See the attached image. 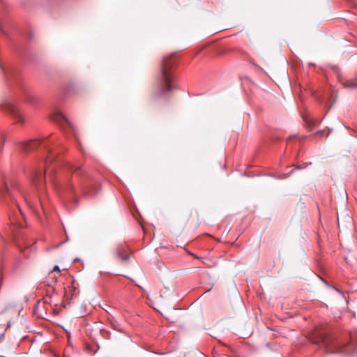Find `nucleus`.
I'll use <instances>...</instances> for the list:
<instances>
[{
	"label": "nucleus",
	"mask_w": 357,
	"mask_h": 357,
	"mask_svg": "<svg viewBox=\"0 0 357 357\" xmlns=\"http://www.w3.org/2000/svg\"><path fill=\"white\" fill-rule=\"evenodd\" d=\"M191 255H192L195 258L199 259V257L195 254L191 253Z\"/></svg>",
	"instance_id": "a211bd4d"
},
{
	"label": "nucleus",
	"mask_w": 357,
	"mask_h": 357,
	"mask_svg": "<svg viewBox=\"0 0 357 357\" xmlns=\"http://www.w3.org/2000/svg\"><path fill=\"white\" fill-rule=\"evenodd\" d=\"M100 335L102 337L105 339H108L109 337L110 332L105 329H100Z\"/></svg>",
	"instance_id": "9b49d317"
},
{
	"label": "nucleus",
	"mask_w": 357,
	"mask_h": 357,
	"mask_svg": "<svg viewBox=\"0 0 357 357\" xmlns=\"http://www.w3.org/2000/svg\"><path fill=\"white\" fill-rule=\"evenodd\" d=\"M8 110L9 112L18 120L19 122L23 121V116L20 110L15 105L9 104L8 106Z\"/></svg>",
	"instance_id": "39448f33"
},
{
	"label": "nucleus",
	"mask_w": 357,
	"mask_h": 357,
	"mask_svg": "<svg viewBox=\"0 0 357 357\" xmlns=\"http://www.w3.org/2000/svg\"><path fill=\"white\" fill-rule=\"evenodd\" d=\"M118 257L122 261H127L129 259L128 255H121L119 252H117Z\"/></svg>",
	"instance_id": "f8f14e48"
},
{
	"label": "nucleus",
	"mask_w": 357,
	"mask_h": 357,
	"mask_svg": "<svg viewBox=\"0 0 357 357\" xmlns=\"http://www.w3.org/2000/svg\"><path fill=\"white\" fill-rule=\"evenodd\" d=\"M344 86L346 88L354 89L357 87V79H347L344 82Z\"/></svg>",
	"instance_id": "9d476101"
},
{
	"label": "nucleus",
	"mask_w": 357,
	"mask_h": 357,
	"mask_svg": "<svg viewBox=\"0 0 357 357\" xmlns=\"http://www.w3.org/2000/svg\"><path fill=\"white\" fill-rule=\"evenodd\" d=\"M324 132V130H319V131L317 132L314 135H315V136H319V135H322Z\"/></svg>",
	"instance_id": "2eb2a0df"
},
{
	"label": "nucleus",
	"mask_w": 357,
	"mask_h": 357,
	"mask_svg": "<svg viewBox=\"0 0 357 357\" xmlns=\"http://www.w3.org/2000/svg\"><path fill=\"white\" fill-rule=\"evenodd\" d=\"M15 204H16V206L18 208V211H19V212H20V216H21L22 218H24V214L22 213V211H21V208H20V206H19V204H18L17 202H16V203H15Z\"/></svg>",
	"instance_id": "ddd939ff"
},
{
	"label": "nucleus",
	"mask_w": 357,
	"mask_h": 357,
	"mask_svg": "<svg viewBox=\"0 0 357 357\" xmlns=\"http://www.w3.org/2000/svg\"><path fill=\"white\" fill-rule=\"evenodd\" d=\"M10 223L13 226V229H19V228H22L23 227V223L22 222H20L18 219L17 220V218H15V217L14 215H10Z\"/></svg>",
	"instance_id": "0eeeda50"
},
{
	"label": "nucleus",
	"mask_w": 357,
	"mask_h": 357,
	"mask_svg": "<svg viewBox=\"0 0 357 357\" xmlns=\"http://www.w3.org/2000/svg\"><path fill=\"white\" fill-rule=\"evenodd\" d=\"M11 188H12L13 190H15L19 192L22 195H23L25 201L28 203L27 197L24 194V192L22 191L21 187H20V184L17 181H13L12 182Z\"/></svg>",
	"instance_id": "1a4fd4ad"
},
{
	"label": "nucleus",
	"mask_w": 357,
	"mask_h": 357,
	"mask_svg": "<svg viewBox=\"0 0 357 357\" xmlns=\"http://www.w3.org/2000/svg\"><path fill=\"white\" fill-rule=\"evenodd\" d=\"M52 271H58L59 273L60 272V268L58 266H54L53 269H52Z\"/></svg>",
	"instance_id": "4468645a"
},
{
	"label": "nucleus",
	"mask_w": 357,
	"mask_h": 357,
	"mask_svg": "<svg viewBox=\"0 0 357 357\" xmlns=\"http://www.w3.org/2000/svg\"><path fill=\"white\" fill-rule=\"evenodd\" d=\"M305 167H306V165L304 167H302L301 166L297 165V166H296V169H301L303 168H305Z\"/></svg>",
	"instance_id": "dca6fc26"
},
{
	"label": "nucleus",
	"mask_w": 357,
	"mask_h": 357,
	"mask_svg": "<svg viewBox=\"0 0 357 357\" xmlns=\"http://www.w3.org/2000/svg\"><path fill=\"white\" fill-rule=\"evenodd\" d=\"M8 194L11 199L15 200L13 193L8 189L7 184L6 183L4 179H2L0 181V197L2 195H5Z\"/></svg>",
	"instance_id": "423d86ee"
},
{
	"label": "nucleus",
	"mask_w": 357,
	"mask_h": 357,
	"mask_svg": "<svg viewBox=\"0 0 357 357\" xmlns=\"http://www.w3.org/2000/svg\"><path fill=\"white\" fill-rule=\"evenodd\" d=\"M52 146H55L54 141L47 137L20 144L21 151L24 153L41 146L46 153L42 165L33 166L30 170L31 183L40 193V202L43 211L45 205L41 194L45 184V174L51 179L54 188L60 193L76 199L78 195L76 184L83 196H90L96 192L93 188L88 186L89 176L82 167H75L70 162H61L57 159V155L54 153Z\"/></svg>",
	"instance_id": "f257e3e1"
},
{
	"label": "nucleus",
	"mask_w": 357,
	"mask_h": 357,
	"mask_svg": "<svg viewBox=\"0 0 357 357\" xmlns=\"http://www.w3.org/2000/svg\"><path fill=\"white\" fill-rule=\"evenodd\" d=\"M3 336H4V333H2V334L0 335V341L2 340Z\"/></svg>",
	"instance_id": "f3484780"
},
{
	"label": "nucleus",
	"mask_w": 357,
	"mask_h": 357,
	"mask_svg": "<svg viewBox=\"0 0 357 357\" xmlns=\"http://www.w3.org/2000/svg\"><path fill=\"white\" fill-rule=\"evenodd\" d=\"M51 120L61 126H64V125L68 126L73 130H74L73 126L68 121V119L66 117V116L61 111H56L52 116Z\"/></svg>",
	"instance_id": "20e7f679"
},
{
	"label": "nucleus",
	"mask_w": 357,
	"mask_h": 357,
	"mask_svg": "<svg viewBox=\"0 0 357 357\" xmlns=\"http://www.w3.org/2000/svg\"><path fill=\"white\" fill-rule=\"evenodd\" d=\"M176 64V61L174 54L163 58L158 79V87L160 95H165L175 88L176 77L173 70Z\"/></svg>",
	"instance_id": "7ed1b4c3"
},
{
	"label": "nucleus",
	"mask_w": 357,
	"mask_h": 357,
	"mask_svg": "<svg viewBox=\"0 0 357 357\" xmlns=\"http://www.w3.org/2000/svg\"><path fill=\"white\" fill-rule=\"evenodd\" d=\"M312 342L321 347H324L328 354L342 353L350 355L354 354L357 349L356 346L349 342H344L326 332L319 333L317 339L313 340Z\"/></svg>",
	"instance_id": "f03ea898"
},
{
	"label": "nucleus",
	"mask_w": 357,
	"mask_h": 357,
	"mask_svg": "<svg viewBox=\"0 0 357 357\" xmlns=\"http://www.w3.org/2000/svg\"><path fill=\"white\" fill-rule=\"evenodd\" d=\"M76 288L73 284L69 286L68 291L65 293L66 300H72L75 296Z\"/></svg>",
	"instance_id": "6e6552de"
}]
</instances>
